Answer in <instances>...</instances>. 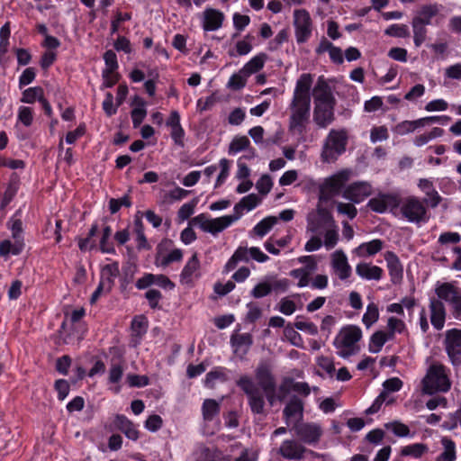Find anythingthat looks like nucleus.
<instances>
[{
	"instance_id": "nucleus-1",
	"label": "nucleus",
	"mask_w": 461,
	"mask_h": 461,
	"mask_svg": "<svg viewBox=\"0 0 461 461\" xmlns=\"http://www.w3.org/2000/svg\"><path fill=\"white\" fill-rule=\"evenodd\" d=\"M20 215L21 212L16 211L6 223L14 242L7 239L0 241V258H7L10 255L19 256L25 248L23 223L18 217Z\"/></svg>"
},
{
	"instance_id": "nucleus-2",
	"label": "nucleus",
	"mask_w": 461,
	"mask_h": 461,
	"mask_svg": "<svg viewBox=\"0 0 461 461\" xmlns=\"http://www.w3.org/2000/svg\"><path fill=\"white\" fill-rule=\"evenodd\" d=\"M423 391L432 394L436 392H447L451 387L448 372L445 366L440 363L432 364L422 380Z\"/></svg>"
},
{
	"instance_id": "nucleus-3",
	"label": "nucleus",
	"mask_w": 461,
	"mask_h": 461,
	"mask_svg": "<svg viewBox=\"0 0 461 461\" xmlns=\"http://www.w3.org/2000/svg\"><path fill=\"white\" fill-rule=\"evenodd\" d=\"M362 337L360 328L354 325L343 327L334 339V346L338 349V354L342 357H348L354 355L358 347L357 343Z\"/></svg>"
},
{
	"instance_id": "nucleus-4",
	"label": "nucleus",
	"mask_w": 461,
	"mask_h": 461,
	"mask_svg": "<svg viewBox=\"0 0 461 461\" xmlns=\"http://www.w3.org/2000/svg\"><path fill=\"white\" fill-rule=\"evenodd\" d=\"M237 386L243 391L248 399V404L254 415L266 416V402L262 392L248 375H242L236 382Z\"/></svg>"
},
{
	"instance_id": "nucleus-5",
	"label": "nucleus",
	"mask_w": 461,
	"mask_h": 461,
	"mask_svg": "<svg viewBox=\"0 0 461 461\" xmlns=\"http://www.w3.org/2000/svg\"><path fill=\"white\" fill-rule=\"evenodd\" d=\"M348 135L344 131L331 130L329 133L322 152L321 158L325 162H330L338 158L346 150Z\"/></svg>"
},
{
	"instance_id": "nucleus-6",
	"label": "nucleus",
	"mask_w": 461,
	"mask_h": 461,
	"mask_svg": "<svg viewBox=\"0 0 461 461\" xmlns=\"http://www.w3.org/2000/svg\"><path fill=\"white\" fill-rule=\"evenodd\" d=\"M400 212L409 222L420 223L427 221V209L416 196H408L400 203Z\"/></svg>"
},
{
	"instance_id": "nucleus-7",
	"label": "nucleus",
	"mask_w": 461,
	"mask_h": 461,
	"mask_svg": "<svg viewBox=\"0 0 461 461\" xmlns=\"http://www.w3.org/2000/svg\"><path fill=\"white\" fill-rule=\"evenodd\" d=\"M435 293L451 306L454 316L461 320V289L452 283H442L436 285Z\"/></svg>"
},
{
	"instance_id": "nucleus-8",
	"label": "nucleus",
	"mask_w": 461,
	"mask_h": 461,
	"mask_svg": "<svg viewBox=\"0 0 461 461\" xmlns=\"http://www.w3.org/2000/svg\"><path fill=\"white\" fill-rule=\"evenodd\" d=\"M349 179V171L341 170L330 177H327L320 185L321 199H330L339 194Z\"/></svg>"
},
{
	"instance_id": "nucleus-9",
	"label": "nucleus",
	"mask_w": 461,
	"mask_h": 461,
	"mask_svg": "<svg viewBox=\"0 0 461 461\" xmlns=\"http://www.w3.org/2000/svg\"><path fill=\"white\" fill-rule=\"evenodd\" d=\"M294 26L297 43H305L312 36V21L309 12L305 9L294 10Z\"/></svg>"
},
{
	"instance_id": "nucleus-10",
	"label": "nucleus",
	"mask_w": 461,
	"mask_h": 461,
	"mask_svg": "<svg viewBox=\"0 0 461 461\" xmlns=\"http://www.w3.org/2000/svg\"><path fill=\"white\" fill-rule=\"evenodd\" d=\"M293 113L290 116L289 130L302 135L306 131V123L310 118L311 103L291 104Z\"/></svg>"
},
{
	"instance_id": "nucleus-11",
	"label": "nucleus",
	"mask_w": 461,
	"mask_h": 461,
	"mask_svg": "<svg viewBox=\"0 0 461 461\" xmlns=\"http://www.w3.org/2000/svg\"><path fill=\"white\" fill-rule=\"evenodd\" d=\"M190 224L199 225L203 231L216 235L230 226L231 220L227 218L226 215L215 219H208L205 213H200L191 220Z\"/></svg>"
},
{
	"instance_id": "nucleus-12",
	"label": "nucleus",
	"mask_w": 461,
	"mask_h": 461,
	"mask_svg": "<svg viewBox=\"0 0 461 461\" xmlns=\"http://www.w3.org/2000/svg\"><path fill=\"white\" fill-rule=\"evenodd\" d=\"M333 223L331 212L324 207H318L307 216V231L322 234L328 226Z\"/></svg>"
},
{
	"instance_id": "nucleus-13",
	"label": "nucleus",
	"mask_w": 461,
	"mask_h": 461,
	"mask_svg": "<svg viewBox=\"0 0 461 461\" xmlns=\"http://www.w3.org/2000/svg\"><path fill=\"white\" fill-rule=\"evenodd\" d=\"M446 350L454 366L461 364V330L452 329L446 334Z\"/></svg>"
},
{
	"instance_id": "nucleus-14",
	"label": "nucleus",
	"mask_w": 461,
	"mask_h": 461,
	"mask_svg": "<svg viewBox=\"0 0 461 461\" xmlns=\"http://www.w3.org/2000/svg\"><path fill=\"white\" fill-rule=\"evenodd\" d=\"M294 430L302 442L309 445L318 442L322 434L321 426L316 423L295 424Z\"/></svg>"
},
{
	"instance_id": "nucleus-15",
	"label": "nucleus",
	"mask_w": 461,
	"mask_h": 461,
	"mask_svg": "<svg viewBox=\"0 0 461 461\" xmlns=\"http://www.w3.org/2000/svg\"><path fill=\"white\" fill-rule=\"evenodd\" d=\"M313 77L310 73H303L297 79L293 96V104L298 103H311L310 91L312 88Z\"/></svg>"
},
{
	"instance_id": "nucleus-16",
	"label": "nucleus",
	"mask_w": 461,
	"mask_h": 461,
	"mask_svg": "<svg viewBox=\"0 0 461 461\" xmlns=\"http://www.w3.org/2000/svg\"><path fill=\"white\" fill-rule=\"evenodd\" d=\"M387 331H376V352L385 342L393 339L395 333H402L405 330L404 322L395 317H390L387 321Z\"/></svg>"
},
{
	"instance_id": "nucleus-17",
	"label": "nucleus",
	"mask_w": 461,
	"mask_h": 461,
	"mask_svg": "<svg viewBox=\"0 0 461 461\" xmlns=\"http://www.w3.org/2000/svg\"><path fill=\"white\" fill-rule=\"evenodd\" d=\"M307 452L312 453L294 439L284 440L279 447V454L287 460H302Z\"/></svg>"
},
{
	"instance_id": "nucleus-18",
	"label": "nucleus",
	"mask_w": 461,
	"mask_h": 461,
	"mask_svg": "<svg viewBox=\"0 0 461 461\" xmlns=\"http://www.w3.org/2000/svg\"><path fill=\"white\" fill-rule=\"evenodd\" d=\"M336 104L315 103L313 121L321 128H326L334 121V106Z\"/></svg>"
},
{
	"instance_id": "nucleus-19",
	"label": "nucleus",
	"mask_w": 461,
	"mask_h": 461,
	"mask_svg": "<svg viewBox=\"0 0 461 461\" xmlns=\"http://www.w3.org/2000/svg\"><path fill=\"white\" fill-rule=\"evenodd\" d=\"M443 300L438 298L429 299V318L432 326L439 330L444 327L446 321V309L442 302Z\"/></svg>"
},
{
	"instance_id": "nucleus-20",
	"label": "nucleus",
	"mask_w": 461,
	"mask_h": 461,
	"mask_svg": "<svg viewBox=\"0 0 461 461\" xmlns=\"http://www.w3.org/2000/svg\"><path fill=\"white\" fill-rule=\"evenodd\" d=\"M224 14L218 9L208 7L203 11V29L205 32H214L222 26Z\"/></svg>"
},
{
	"instance_id": "nucleus-21",
	"label": "nucleus",
	"mask_w": 461,
	"mask_h": 461,
	"mask_svg": "<svg viewBox=\"0 0 461 461\" xmlns=\"http://www.w3.org/2000/svg\"><path fill=\"white\" fill-rule=\"evenodd\" d=\"M372 192V186L366 183H354L348 185L343 194V196L353 203H359Z\"/></svg>"
},
{
	"instance_id": "nucleus-22",
	"label": "nucleus",
	"mask_w": 461,
	"mask_h": 461,
	"mask_svg": "<svg viewBox=\"0 0 461 461\" xmlns=\"http://www.w3.org/2000/svg\"><path fill=\"white\" fill-rule=\"evenodd\" d=\"M314 103L319 104H336V99L332 94L331 87L320 77L313 88Z\"/></svg>"
},
{
	"instance_id": "nucleus-23",
	"label": "nucleus",
	"mask_w": 461,
	"mask_h": 461,
	"mask_svg": "<svg viewBox=\"0 0 461 461\" xmlns=\"http://www.w3.org/2000/svg\"><path fill=\"white\" fill-rule=\"evenodd\" d=\"M303 415V402L297 395H292L283 410V417L286 424L293 419L302 420Z\"/></svg>"
},
{
	"instance_id": "nucleus-24",
	"label": "nucleus",
	"mask_w": 461,
	"mask_h": 461,
	"mask_svg": "<svg viewBox=\"0 0 461 461\" xmlns=\"http://www.w3.org/2000/svg\"><path fill=\"white\" fill-rule=\"evenodd\" d=\"M113 425L131 440L136 441L140 437L136 426L123 414L115 415Z\"/></svg>"
},
{
	"instance_id": "nucleus-25",
	"label": "nucleus",
	"mask_w": 461,
	"mask_h": 461,
	"mask_svg": "<svg viewBox=\"0 0 461 461\" xmlns=\"http://www.w3.org/2000/svg\"><path fill=\"white\" fill-rule=\"evenodd\" d=\"M332 267L341 280H346L351 275V267L342 251L337 250L332 255Z\"/></svg>"
},
{
	"instance_id": "nucleus-26",
	"label": "nucleus",
	"mask_w": 461,
	"mask_h": 461,
	"mask_svg": "<svg viewBox=\"0 0 461 461\" xmlns=\"http://www.w3.org/2000/svg\"><path fill=\"white\" fill-rule=\"evenodd\" d=\"M148 323V319L144 315H138L132 319L131 323L132 346L136 347L140 343L142 337L147 333Z\"/></svg>"
},
{
	"instance_id": "nucleus-27",
	"label": "nucleus",
	"mask_w": 461,
	"mask_h": 461,
	"mask_svg": "<svg viewBox=\"0 0 461 461\" xmlns=\"http://www.w3.org/2000/svg\"><path fill=\"white\" fill-rule=\"evenodd\" d=\"M255 376L262 390H272L274 386H276L275 376L267 365H259L255 371Z\"/></svg>"
},
{
	"instance_id": "nucleus-28",
	"label": "nucleus",
	"mask_w": 461,
	"mask_h": 461,
	"mask_svg": "<svg viewBox=\"0 0 461 461\" xmlns=\"http://www.w3.org/2000/svg\"><path fill=\"white\" fill-rule=\"evenodd\" d=\"M119 275L120 268L118 261H113L112 263L107 264L102 267L100 282L105 283L107 293L113 289L115 278L118 277Z\"/></svg>"
},
{
	"instance_id": "nucleus-29",
	"label": "nucleus",
	"mask_w": 461,
	"mask_h": 461,
	"mask_svg": "<svg viewBox=\"0 0 461 461\" xmlns=\"http://www.w3.org/2000/svg\"><path fill=\"white\" fill-rule=\"evenodd\" d=\"M400 199L396 194H382L376 195V212L393 211L400 205Z\"/></svg>"
},
{
	"instance_id": "nucleus-30",
	"label": "nucleus",
	"mask_w": 461,
	"mask_h": 461,
	"mask_svg": "<svg viewBox=\"0 0 461 461\" xmlns=\"http://www.w3.org/2000/svg\"><path fill=\"white\" fill-rule=\"evenodd\" d=\"M442 6L438 4H430L422 5L417 15L412 19L425 25L432 23V19L437 16Z\"/></svg>"
},
{
	"instance_id": "nucleus-31",
	"label": "nucleus",
	"mask_w": 461,
	"mask_h": 461,
	"mask_svg": "<svg viewBox=\"0 0 461 461\" xmlns=\"http://www.w3.org/2000/svg\"><path fill=\"white\" fill-rule=\"evenodd\" d=\"M230 343L235 353L246 355L253 344V337L250 333H239L230 337Z\"/></svg>"
},
{
	"instance_id": "nucleus-32",
	"label": "nucleus",
	"mask_w": 461,
	"mask_h": 461,
	"mask_svg": "<svg viewBox=\"0 0 461 461\" xmlns=\"http://www.w3.org/2000/svg\"><path fill=\"white\" fill-rule=\"evenodd\" d=\"M384 258L386 262L392 281L397 283L402 276V267L399 261L397 256L392 252H385Z\"/></svg>"
},
{
	"instance_id": "nucleus-33",
	"label": "nucleus",
	"mask_w": 461,
	"mask_h": 461,
	"mask_svg": "<svg viewBox=\"0 0 461 461\" xmlns=\"http://www.w3.org/2000/svg\"><path fill=\"white\" fill-rule=\"evenodd\" d=\"M267 59V55L266 53H258L254 56L250 60H249L240 69V72L245 77H250L253 74L260 71L265 65L266 60Z\"/></svg>"
},
{
	"instance_id": "nucleus-34",
	"label": "nucleus",
	"mask_w": 461,
	"mask_h": 461,
	"mask_svg": "<svg viewBox=\"0 0 461 461\" xmlns=\"http://www.w3.org/2000/svg\"><path fill=\"white\" fill-rule=\"evenodd\" d=\"M200 269V260L197 253H194L183 267L180 277L186 284L192 282L194 276Z\"/></svg>"
},
{
	"instance_id": "nucleus-35",
	"label": "nucleus",
	"mask_w": 461,
	"mask_h": 461,
	"mask_svg": "<svg viewBox=\"0 0 461 461\" xmlns=\"http://www.w3.org/2000/svg\"><path fill=\"white\" fill-rule=\"evenodd\" d=\"M220 403L214 399H205L202 404V414L205 421L210 422L220 414Z\"/></svg>"
},
{
	"instance_id": "nucleus-36",
	"label": "nucleus",
	"mask_w": 461,
	"mask_h": 461,
	"mask_svg": "<svg viewBox=\"0 0 461 461\" xmlns=\"http://www.w3.org/2000/svg\"><path fill=\"white\" fill-rule=\"evenodd\" d=\"M18 176L17 174L14 173L11 176L10 182L4 193V196L0 203V208L4 209L5 208L14 198V196L17 194L18 191Z\"/></svg>"
},
{
	"instance_id": "nucleus-37",
	"label": "nucleus",
	"mask_w": 461,
	"mask_h": 461,
	"mask_svg": "<svg viewBox=\"0 0 461 461\" xmlns=\"http://www.w3.org/2000/svg\"><path fill=\"white\" fill-rule=\"evenodd\" d=\"M411 28L413 33V42L415 47H420L427 40L428 29L427 25L422 24L415 20H411Z\"/></svg>"
},
{
	"instance_id": "nucleus-38",
	"label": "nucleus",
	"mask_w": 461,
	"mask_h": 461,
	"mask_svg": "<svg viewBox=\"0 0 461 461\" xmlns=\"http://www.w3.org/2000/svg\"><path fill=\"white\" fill-rule=\"evenodd\" d=\"M429 451L427 445L423 443H414L403 447L401 449V455L402 456H411L415 459L420 458L424 454Z\"/></svg>"
},
{
	"instance_id": "nucleus-39",
	"label": "nucleus",
	"mask_w": 461,
	"mask_h": 461,
	"mask_svg": "<svg viewBox=\"0 0 461 461\" xmlns=\"http://www.w3.org/2000/svg\"><path fill=\"white\" fill-rule=\"evenodd\" d=\"M250 140L247 136H235L230 143L228 153L235 155L250 148Z\"/></svg>"
},
{
	"instance_id": "nucleus-40",
	"label": "nucleus",
	"mask_w": 461,
	"mask_h": 461,
	"mask_svg": "<svg viewBox=\"0 0 461 461\" xmlns=\"http://www.w3.org/2000/svg\"><path fill=\"white\" fill-rule=\"evenodd\" d=\"M277 223V218L276 216H267L258 221L253 228V231L259 237H264L267 234L270 230Z\"/></svg>"
},
{
	"instance_id": "nucleus-41",
	"label": "nucleus",
	"mask_w": 461,
	"mask_h": 461,
	"mask_svg": "<svg viewBox=\"0 0 461 461\" xmlns=\"http://www.w3.org/2000/svg\"><path fill=\"white\" fill-rule=\"evenodd\" d=\"M112 227L109 225L104 226L103 229V233L99 245V249L102 253L113 255L116 254V250L113 247V244L109 241V239L112 235Z\"/></svg>"
},
{
	"instance_id": "nucleus-42",
	"label": "nucleus",
	"mask_w": 461,
	"mask_h": 461,
	"mask_svg": "<svg viewBox=\"0 0 461 461\" xmlns=\"http://www.w3.org/2000/svg\"><path fill=\"white\" fill-rule=\"evenodd\" d=\"M103 59L104 60L106 68L103 69L102 76L105 77V75L107 74H113L117 71V69L119 68V64L116 53L113 50H106L104 53Z\"/></svg>"
},
{
	"instance_id": "nucleus-43",
	"label": "nucleus",
	"mask_w": 461,
	"mask_h": 461,
	"mask_svg": "<svg viewBox=\"0 0 461 461\" xmlns=\"http://www.w3.org/2000/svg\"><path fill=\"white\" fill-rule=\"evenodd\" d=\"M441 443L444 451L438 456L437 461H454L456 459V447L453 440L448 438H443Z\"/></svg>"
},
{
	"instance_id": "nucleus-44",
	"label": "nucleus",
	"mask_w": 461,
	"mask_h": 461,
	"mask_svg": "<svg viewBox=\"0 0 461 461\" xmlns=\"http://www.w3.org/2000/svg\"><path fill=\"white\" fill-rule=\"evenodd\" d=\"M44 96V90L41 86L29 87L23 92L21 102L24 104H34L36 100L40 102Z\"/></svg>"
},
{
	"instance_id": "nucleus-45",
	"label": "nucleus",
	"mask_w": 461,
	"mask_h": 461,
	"mask_svg": "<svg viewBox=\"0 0 461 461\" xmlns=\"http://www.w3.org/2000/svg\"><path fill=\"white\" fill-rule=\"evenodd\" d=\"M131 205L132 201L129 194H126L118 199L111 198L109 200V210L112 214L118 212L122 207L130 208Z\"/></svg>"
},
{
	"instance_id": "nucleus-46",
	"label": "nucleus",
	"mask_w": 461,
	"mask_h": 461,
	"mask_svg": "<svg viewBox=\"0 0 461 461\" xmlns=\"http://www.w3.org/2000/svg\"><path fill=\"white\" fill-rule=\"evenodd\" d=\"M216 380H225L224 367L218 366L208 372L203 380L204 386L213 388Z\"/></svg>"
},
{
	"instance_id": "nucleus-47",
	"label": "nucleus",
	"mask_w": 461,
	"mask_h": 461,
	"mask_svg": "<svg viewBox=\"0 0 461 461\" xmlns=\"http://www.w3.org/2000/svg\"><path fill=\"white\" fill-rule=\"evenodd\" d=\"M273 292V286L268 281H261L257 284L250 291V296L255 299H260L269 295Z\"/></svg>"
},
{
	"instance_id": "nucleus-48",
	"label": "nucleus",
	"mask_w": 461,
	"mask_h": 461,
	"mask_svg": "<svg viewBox=\"0 0 461 461\" xmlns=\"http://www.w3.org/2000/svg\"><path fill=\"white\" fill-rule=\"evenodd\" d=\"M124 373V367L122 362L111 363L108 374V383L117 384L121 382Z\"/></svg>"
},
{
	"instance_id": "nucleus-49",
	"label": "nucleus",
	"mask_w": 461,
	"mask_h": 461,
	"mask_svg": "<svg viewBox=\"0 0 461 461\" xmlns=\"http://www.w3.org/2000/svg\"><path fill=\"white\" fill-rule=\"evenodd\" d=\"M419 128H422V122L420 119L414 121H403L396 125L395 130L398 134L404 135L413 132Z\"/></svg>"
},
{
	"instance_id": "nucleus-50",
	"label": "nucleus",
	"mask_w": 461,
	"mask_h": 461,
	"mask_svg": "<svg viewBox=\"0 0 461 461\" xmlns=\"http://www.w3.org/2000/svg\"><path fill=\"white\" fill-rule=\"evenodd\" d=\"M174 247V241L170 239L164 238L156 248L155 261L158 265L166 253H168Z\"/></svg>"
},
{
	"instance_id": "nucleus-51",
	"label": "nucleus",
	"mask_w": 461,
	"mask_h": 461,
	"mask_svg": "<svg viewBox=\"0 0 461 461\" xmlns=\"http://www.w3.org/2000/svg\"><path fill=\"white\" fill-rule=\"evenodd\" d=\"M183 259V251L180 249H172L158 262V266L163 267L169 266L173 262H180Z\"/></svg>"
},
{
	"instance_id": "nucleus-52",
	"label": "nucleus",
	"mask_w": 461,
	"mask_h": 461,
	"mask_svg": "<svg viewBox=\"0 0 461 461\" xmlns=\"http://www.w3.org/2000/svg\"><path fill=\"white\" fill-rule=\"evenodd\" d=\"M385 34L397 38H408L410 31L405 24H393L385 30Z\"/></svg>"
},
{
	"instance_id": "nucleus-53",
	"label": "nucleus",
	"mask_w": 461,
	"mask_h": 461,
	"mask_svg": "<svg viewBox=\"0 0 461 461\" xmlns=\"http://www.w3.org/2000/svg\"><path fill=\"white\" fill-rule=\"evenodd\" d=\"M17 120L25 127L32 125L33 122V110L28 106H20L17 113Z\"/></svg>"
},
{
	"instance_id": "nucleus-54",
	"label": "nucleus",
	"mask_w": 461,
	"mask_h": 461,
	"mask_svg": "<svg viewBox=\"0 0 461 461\" xmlns=\"http://www.w3.org/2000/svg\"><path fill=\"white\" fill-rule=\"evenodd\" d=\"M247 78H248V77H245L240 70L239 73H234L233 75H231V77H230V79L228 81L227 86L229 88H230L232 90H235V91L240 90L243 87H245L246 83H247Z\"/></svg>"
},
{
	"instance_id": "nucleus-55",
	"label": "nucleus",
	"mask_w": 461,
	"mask_h": 461,
	"mask_svg": "<svg viewBox=\"0 0 461 461\" xmlns=\"http://www.w3.org/2000/svg\"><path fill=\"white\" fill-rule=\"evenodd\" d=\"M290 276L299 279L297 285L299 287L307 286L310 281L309 271L304 267L295 268L290 271Z\"/></svg>"
},
{
	"instance_id": "nucleus-56",
	"label": "nucleus",
	"mask_w": 461,
	"mask_h": 461,
	"mask_svg": "<svg viewBox=\"0 0 461 461\" xmlns=\"http://www.w3.org/2000/svg\"><path fill=\"white\" fill-rule=\"evenodd\" d=\"M198 201L196 198H194L189 203H184L178 210L177 215L181 221L187 220L191 217L194 212V208L197 204Z\"/></svg>"
},
{
	"instance_id": "nucleus-57",
	"label": "nucleus",
	"mask_w": 461,
	"mask_h": 461,
	"mask_svg": "<svg viewBox=\"0 0 461 461\" xmlns=\"http://www.w3.org/2000/svg\"><path fill=\"white\" fill-rule=\"evenodd\" d=\"M54 389L58 393V399L64 401L69 393L70 385L65 379H58L55 381Z\"/></svg>"
},
{
	"instance_id": "nucleus-58",
	"label": "nucleus",
	"mask_w": 461,
	"mask_h": 461,
	"mask_svg": "<svg viewBox=\"0 0 461 461\" xmlns=\"http://www.w3.org/2000/svg\"><path fill=\"white\" fill-rule=\"evenodd\" d=\"M103 110L104 113L111 117L117 113V109L119 106H117V104L113 105V95L111 92H107L105 94L104 99L102 104Z\"/></svg>"
},
{
	"instance_id": "nucleus-59",
	"label": "nucleus",
	"mask_w": 461,
	"mask_h": 461,
	"mask_svg": "<svg viewBox=\"0 0 461 461\" xmlns=\"http://www.w3.org/2000/svg\"><path fill=\"white\" fill-rule=\"evenodd\" d=\"M221 172L217 176L214 187L218 188L223 185L229 176L230 161L227 158L220 160Z\"/></svg>"
},
{
	"instance_id": "nucleus-60",
	"label": "nucleus",
	"mask_w": 461,
	"mask_h": 461,
	"mask_svg": "<svg viewBox=\"0 0 461 461\" xmlns=\"http://www.w3.org/2000/svg\"><path fill=\"white\" fill-rule=\"evenodd\" d=\"M127 382L131 387L141 388L149 384V378L147 375L130 374Z\"/></svg>"
},
{
	"instance_id": "nucleus-61",
	"label": "nucleus",
	"mask_w": 461,
	"mask_h": 461,
	"mask_svg": "<svg viewBox=\"0 0 461 461\" xmlns=\"http://www.w3.org/2000/svg\"><path fill=\"white\" fill-rule=\"evenodd\" d=\"M273 186V181L270 176L263 175L257 182L256 187L260 194H267Z\"/></svg>"
},
{
	"instance_id": "nucleus-62",
	"label": "nucleus",
	"mask_w": 461,
	"mask_h": 461,
	"mask_svg": "<svg viewBox=\"0 0 461 461\" xmlns=\"http://www.w3.org/2000/svg\"><path fill=\"white\" fill-rule=\"evenodd\" d=\"M145 298L149 302V305L151 309H159V301L162 298V294L157 289H149L145 293Z\"/></svg>"
},
{
	"instance_id": "nucleus-63",
	"label": "nucleus",
	"mask_w": 461,
	"mask_h": 461,
	"mask_svg": "<svg viewBox=\"0 0 461 461\" xmlns=\"http://www.w3.org/2000/svg\"><path fill=\"white\" fill-rule=\"evenodd\" d=\"M36 77V70L34 68H25L19 77V87L23 88L34 81Z\"/></svg>"
},
{
	"instance_id": "nucleus-64",
	"label": "nucleus",
	"mask_w": 461,
	"mask_h": 461,
	"mask_svg": "<svg viewBox=\"0 0 461 461\" xmlns=\"http://www.w3.org/2000/svg\"><path fill=\"white\" fill-rule=\"evenodd\" d=\"M72 359L68 355H64L59 357L56 361V370L63 375H67L68 374V369L71 366Z\"/></svg>"
}]
</instances>
